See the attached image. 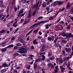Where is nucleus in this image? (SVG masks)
Returning <instances> with one entry per match:
<instances>
[{
  "label": "nucleus",
  "instance_id": "nucleus-6",
  "mask_svg": "<svg viewBox=\"0 0 73 73\" xmlns=\"http://www.w3.org/2000/svg\"><path fill=\"white\" fill-rule=\"evenodd\" d=\"M3 2L2 1H0V7H3V8H5V6L3 5Z\"/></svg>",
  "mask_w": 73,
  "mask_h": 73
},
{
  "label": "nucleus",
  "instance_id": "nucleus-50",
  "mask_svg": "<svg viewBox=\"0 0 73 73\" xmlns=\"http://www.w3.org/2000/svg\"><path fill=\"white\" fill-rule=\"evenodd\" d=\"M29 56L30 57H34V56L33 55H29Z\"/></svg>",
  "mask_w": 73,
  "mask_h": 73
},
{
  "label": "nucleus",
  "instance_id": "nucleus-8",
  "mask_svg": "<svg viewBox=\"0 0 73 73\" xmlns=\"http://www.w3.org/2000/svg\"><path fill=\"white\" fill-rule=\"evenodd\" d=\"M65 50L66 52L67 53H69V52H70V51H71L72 49H71L70 48H66L65 49Z\"/></svg>",
  "mask_w": 73,
  "mask_h": 73
},
{
  "label": "nucleus",
  "instance_id": "nucleus-62",
  "mask_svg": "<svg viewBox=\"0 0 73 73\" xmlns=\"http://www.w3.org/2000/svg\"><path fill=\"white\" fill-rule=\"evenodd\" d=\"M70 12V13H73V9L71 10Z\"/></svg>",
  "mask_w": 73,
  "mask_h": 73
},
{
  "label": "nucleus",
  "instance_id": "nucleus-4",
  "mask_svg": "<svg viewBox=\"0 0 73 73\" xmlns=\"http://www.w3.org/2000/svg\"><path fill=\"white\" fill-rule=\"evenodd\" d=\"M54 37L53 36H52L51 37L49 36L48 38V41H50L51 40H52V41H54Z\"/></svg>",
  "mask_w": 73,
  "mask_h": 73
},
{
  "label": "nucleus",
  "instance_id": "nucleus-21",
  "mask_svg": "<svg viewBox=\"0 0 73 73\" xmlns=\"http://www.w3.org/2000/svg\"><path fill=\"white\" fill-rule=\"evenodd\" d=\"M34 44H37V42L36 41V39H35L33 42Z\"/></svg>",
  "mask_w": 73,
  "mask_h": 73
},
{
  "label": "nucleus",
  "instance_id": "nucleus-49",
  "mask_svg": "<svg viewBox=\"0 0 73 73\" xmlns=\"http://www.w3.org/2000/svg\"><path fill=\"white\" fill-rule=\"evenodd\" d=\"M23 73H27V72L25 70H23Z\"/></svg>",
  "mask_w": 73,
  "mask_h": 73
},
{
  "label": "nucleus",
  "instance_id": "nucleus-15",
  "mask_svg": "<svg viewBox=\"0 0 73 73\" xmlns=\"http://www.w3.org/2000/svg\"><path fill=\"white\" fill-rule=\"evenodd\" d=\"M63 3H64V2L63 1H58V5H62Z\"/></svg>",
  "mask_w": 73,
  "mask_h": 73
},
{
  "label": "nucleus",
  "instance_id": "nucleus-22",
  "mask_svg": "<svg viewBox=\"0 0 73 73\" xmlns=\"http://www.w3.org/2000/svg\"><path fill=\"white\" fill-rule=\"evenodd\" d=\"M41 42H45V39L44 38H43L41 39Z\"/></svg>",
  "mask_w": 73,
  "mask_h": 73
},
{
  "label": "nucleus",
  "instance_id": "nucleus-14",
  "mask_svg": "<svg viewBox=\"0 0 73 73\" xmlns=\"http://www.w3.org/2000/svg\"><path fill=\"white\" fill-rule=\"evenodd\" d=\"M40 3V1H38V3H37L36 7V10H37V9L38 8V5H39V3Z\"/></svg>",
  "mask_w": 73,
  "mask_h": 73
},
{
  "label": "nucleus",
  "instance_id": "nucleus-11",
  "mask_svg": "<svg viewBox=\"0 0 73 73\" xmlns=\"http://www.w3.org/2000/svg\"><path fill=\"white\" fill-rule=\"evenodd\" d=\"M17 56H19V54L17 52H15L13 54V57H16Z\"/></svg>",
  "mask_w": 73,
  "mask_h": 73
},
{
  "label": "nucleus",
  "instance_id": "nucleus-20",
  "mask_svg": "<svg viewBox=\"0 0 73 73\" xmlns=\"http://www.w3.org/2000/svg\"><path fill=\"white\" fill-rule=\"evenodd\" d=\"M42 58H40L42 61H43V60H44L45 59V56L43 55V56H42Z\"/></svg>",
  "mask_w": 73,
  "mask_h": 73
},
{
  "label": "nucleus",
  "instance_id": "nucleus-13",
  "mask_svg": "<svg viewBox=\"0 0 73 73\" xmlns=\"http://www.w3.org/2000/svg\"><path fill=\"white\" fill-rule=\"evenodd\" d=\"M19 40L21 43H24V40L20 38L19 39Z\"/></svg>",
  "mask_w": 73,
  "mask_h": 73
},
{
  "label": "nucleus",
  "instance_id": "nucleus-7",
  "mask_svg": "<svg viewBox=\"0 0 73 73\" xmlns=\"http://www.w3.org/2000/svg\"><path fill=\"white\" fill-rule=\"evenodd\" d=\"M7 47H6L4 48H2L1 49V51L2 53H3V52H5V51L7 50Z\"/></svg>",
  "mask_w": 73,
  "mask_h": 73
},
{
  "label": "nucleus",
  "instance_id": "nucleus-33",
  "mask_svg": "<svg viewBox=\"0 0 73 73\" xmlns=\"http://www.w3.org/2000/svg\"><path fill=\"white\" fill-rule=\"evenodd\" d=\"M30 68H31V65H29V66H27V67L26 68L28 69H30Z\"/></svg>",
  "mask_w": 73,
  "mask_h": 73
},
{
  "label": "nucleus",
  "instance_id": "nucleus-42",
  "mask_svg": "<svg viewBox=\"0 0 73 73\" xmlns=\"http://www.w3.org/2000/svg\"><path fill=\"white\" fill-rule=\"evenodd\" d=\"M49 9L50 8L49 7H46V9L47 11H49Z\"/></svg>",
  "mask_w": 73,
  "mask_h": 73
},
{
  "label": "nucleus",
  "instance_id": "nucleus-34",
  "mask_svg": "<svg viewBox=\"0 0 73 73\" xmlns=\"http://www.w3.org/2000/svg\"><path fill=\"white\" fill-rule=\"evenodd\" d=\"M62 42L63 43H66L67 42V41L65 40H62Z\"/></svg>",
  "mask_w": 73,
  "mask_h": 73
},
{
  "label": "nucleus",
  "instance_id": "nucleus-31",
  "mask_svg": "<svg viewBox=\"0 0 73 73\" xmlns=\"http://www.w3.org/2000/svg\"><path fill=\"white\" fill-rule=\"evenodd\" d=\"M38 29H37L36 30H35L34 31V32L35 33H37L38 32Z\"/></svg>",
  "mask_w": 73,
  "mask_h": 73
},
{
  "label": "nucleus",
  "instance_id": "nucleus-18",
  "mask_svg": "<svg viewBox=\"0 0 73 73\" xmlns=\"http://www.w3.org/2000/svg\"><path fill=\"white\" fill-rule=\"evenodd\" d=\"M14 46V45H13V44H10L8 46H7V48H12V47H13Z\"/></svg>",
  "mask_w": 73,
  "mask_h": 73
},
{
  "label": "nucleus",
  "instance_id": "nucleus-45",
  "mask_svg": "<svg viewBox=\"0 0 73 73\" xmlns=\"http://www.w3.org/2000/svg\"><path fill=\"white\" fill-rule=\"evenodd\" d=\"M14 10L15 12L17 11V8L16 7H14Z\"/></svg>",
  "mask_w": 73,
  "mask_h": 73
},
{
  "label": "nucleus",
  "instance_id": "nucleus-52",
  "mask_svg": "<svg viewBox=\"0 0 73 73\" xmlns=\"http://www.w3.org/2000/svg\"><path fill=\"white\" fill-rule=\"evenodd\" d=\"M5 31V30H2L0 31V33H3V32H4Z\"/></svg>",
  "mask_w": 73,
  "mask_h": 73
},
{
  "label": "nucleus",
  "instance_id": "nucleus-43",
  "mask_svg": "<svg viewBox=\"0 0 73 73\" xmlns=\"http://www.w3.org/2000/svg\"><path fill=\"white\" fill-rule=\"evenodd\" d=\"M42 72H45V68H42Z\"/></svg>",
  "mask_w": 73,
  "mask_h": 73
},
{
  "label": "nucleus",
  "instance_id": "nucleus-16",
  "mask_svg": "<svg viewBox=\"0 0 73 73\" xmlns=\"http://www.w3.org/2000/svg\"><path fill=\"white\" fill-rule=\"evenodd\" d=\"M68 37L69 38H70V37H73V35H72V34L70 33L69 34Z\"/></svg>",
  "mask_w": 73,
  "mask_h": 73
},
{
  "label": "nucleus",
  "instance_id": "nucleus-1",
  "mask_svg": "<svg viewBox=\"0 0 73 73\" xmlns=\"http://www.w3.org/2000/svg\"><path fill=\"white\" fill-rule=\"evenodd\" d=\"M24 46H22L18 48V50L17 52L20 53L21 54L26 53L27 52V50L24 48Z\"/></svg>",
  "mask_w": 73,
  "mask_h": 73
},
{
  "label": "nucleus",
  "instance_id": "nucleus-35",
  "mask_svg": "<svg viewBox=\"0 0 73 73\" xmlns=\"http://www.w3.org/2000/svg\"><path fill=\"white\" fill-rule=\"evenodd\" d=\"M30 17H31V12H29L28 15V18H29Z\"/></svg>",
  "mask_w": 73,
  "mask_h": 73
},
{
  "label": "nucleus",
  "instance_id": "nucleus-26",
  "mask_svg": "<svg viewBox=\"0 0 73 73\" xmlns=\"http://www.w3.org/2000/svg\"><path fill=\"white\" fill-rule=\"evenodd\" d=\"M51 55H52V54H51V52H49L48 54V57H50Z\"/></svg>",
  "mask_w": 73,
  "mask_h": 73
},
{
  "label": "nucleus",
  "instance_id": "nucleus-64",
  "mask_svg": "<svg viewBox=\"0 0 73 73\" xmlns=\"http://www.w3.org/2000/svg\"><path fill=\"white\" fill-rule=\"evenodd\" d=\"M15 0H13L12 2V4H13L14 3H15Z\"/></svg>",
  "mask_w": 73,
  "mask_h": 73
},
{
  "label": "nucleus",
  "instance_id": "nucleus-32",
  "mask_svg": "<svg viewBox=\"0 0 73 73\" xmlns=\"http://www.w3.org/2000/svg\"><path fill=\"white\" fill-rule=\"evenodd\" d=\"M50 68L51 69H53L54 68V67L53 64H52Z\"/></svg>",
  "mask_w": 73,
  "mask_h": 73
},
{
  "label": "nucleus",
  "instance_id": "nucleus-41",
  "mask_svg": "<svg viewBox=\"0 0 73 73\" xmlns=\"http://www.w3.org/2000/svg\"><path fill=\"white\" fill-rule=\"evenodd\" d=\"M28 23V21H25V22H24V24L25 25V24H27Z\"/></svg>",
  "mask_w": 73,
  "mask_h": 73
},
{
  "label": "nucleus",
  "instance_id": "nucleus-19",
  "mask_svg": "<svg viewBox=\"0 0 73 73\" xmlns=\"http://www.w3.org/2000/svg\"><path fill=\"white\" fill-rule=\"evenodd\" d=\"M8 66V64H6L5 63H4L2 65V66H3V67H4V68H5V67H7Z\"/></svg>",
  "mask_w": 73,
  "mask_h": 73
},
{
  "label": "nucleus",
  "instance_id": "nucleus-59",
  "mask_svg": "<svg viewBox=\"0 0 73 73\" xmlns=\"http://www.w3.org/2000/svg\"><path fill=\"white\" fill-rule=\"evenodd\" d=\"M15 39V37H13L11 39V40H14Z\"/></svg>",
  "mask_w": 73,
  "mask_h": 73
},
{
  "label": "nucleus",
  "instance_id": "nucleus-63",
  "mask_svg": "<svg viewBox=\"0 0 73 73\" xmlns=\"http://www.w3.org/2000/svg\"><path fill=\"white\" fill-rule=\"evenodd\" d=\"M20 66H18L16 67V69H17V70H18V69H20Z\"/></svg>",
  "mask_w": 73,
  "mask_h": 73
},
{
  "label": "nucleus",
  "instance_id": "nucleus-47",
  "mask_svg": "<svg viewBox=\"0 0 73 73\" xmlns=\"http://www.w3.org/2000/svg\"><path fill=\"white\" fill-rule=\"evenodd\" d=\"M13 27H17V24H13Z\"/></svg>",
  "mask_w": 73,
  "mask_h": 73
},
{
  "label": "nucleus",
  "instance_id": "nucleus-57",
  "mask_svg": "<svg viewBox=\"0 0 73 73\" xmlns=\"http://www.w3.org/2000/svg\"><path fill=\"white\" fill-rule=\"evenodd\" d=\"M58 66H55V69L56 70H58Z\"/></svg>",
  "mask_w": 73,
  "mask_h": 73
},
{
  "label": "nucleus",
  "instance_id": "nucleus-30",
  "mask_svg": "<svg viewBox=\"0 0 73 73\" xmlns=\"http://www.w3.org/2000/svg\"><path fill=\"white\" fill-rule=\"evenodd\" d=\"M19 28H17L16 30L14 32V33H16V32H17V31H19Z\"/></svg>",
  "mask_w": 73,
  "mask_h": 73
},
{
  "label": "nucleus",
  "instance_id": "nucleus-25",
  "mask_svg": "<svg viewBox=\"0 0 73 73\" xmlns=\"http://www.w3.org/2000/svg\"><path fill=\"white\" fill-rule=\"evenodd\" d=\"M9 6H8L7 7V9H6V12L7 13H8V12H9Z\"/></svg>",
  "mask_w": 73,
  "mask_h": 73
},
{
  "label": "nucleus",
  "instance_id": "nucleus-61",
  "mask_svg": "<svg viewBox=\"0 0 73 73\" xmlns=\"http://www.w3.org/2000/svg\"><path fill=\"white\" fill-rule=\"evenodd\" d=\"M22 2L23 3H25L26 2V0H23Z\"/></svg>",
  "mask_w": 73,
  "mask_h": 73
},
{
  "label": "nucleus",
  "instance_id": "nucleus-27",
  "mask_svg": "<svg viewBox=\"0 0 73 73\" xmlns=\"http://www.w3.org/2000/svg\"><path fill=\"white\" fill-rule=\"evenodd\" d=\"M49 59L50 60H54V56L51 57L49 58Z\"/></svg>",
  "mask_w": 73,
  "mask_h": 73
},
{
  "label": "nucleus",
  "instance_id": "nucleus-36",
  "mask_svg": "<svg viewBox=\"0 0 73 73\" xmlns=\"http://www.w3.org/2000/svg\"><path fill=\"white\" fill-rule=\"evenodd\" d=\"M36 7V4L34 5L32 7V9H34Z\"/></svg>",
  "mask_w": 73,
  "mask_h": 73
},
{
  "label": "nucleus",
  "instance_id": "nucleus-44",
  "mask_svg": "<svg viewBox=\"0 0 73 73\" xmlns=\"http://www.w3.org/2000/svg\"><path fill=\"white\" fill-rule=\"evenodd\" d=\"M45 27H46V29H48V28H49V27H48V25L47 24L45 25Z\"/></svg>",
  "mask_w": 73,
  "mask_h": 73
},
{
  "label": "nucleus",
  "instance_id": "nucleus-5",
  "mask_svg": "<svg viewBox=\"0 0 73 73\" xmlns=\"http://www.w3.org/2000/svg\"><path fill=\"white\" fill-rule=\"evenodd\" d=\"M24 9H22L21 11L19 12V13H18V16L19 17H20V14H22V13H24Z\"/></svg>",
  "mask_w": 73,
  "mask_h": 73
},
{
  "label": "nucleus",
  "instance_id": "nucleus-37",
  "mask_svg": "<svg viewBox=\"0 0 73 73\" xmlns=\"http://www.w3.org/2000/svg\"><path fill=\"white\" fill-rule=\"evenodd\" d=\"M68 64L67 65V67H69V66H70V62H68Z\"/></svg>",
  "mask_w": 73,
  "mask_h": 73
},
{
  "label": "nucleus",
  "instance_id": "nucleus-17",
  "mask_svg": "<svg viewBox=\"0 0 73 73\" xmlns=\"http://www.w3.org/2000/svg\"><path fill=\"white\" fill-rule=\"evenodd\" d=\"M32 31H33V30H31L30 31H29V33H28L27 34H26V36L27 37V36H28V35H29L31 33H32Z\"/></svg>",
  "mask_w": 73,
  "mask_h": 73
},
{
  "label": "nucleus",
  "instance_id": "nucleus-29",
  "mask_svg": "<svg viewBox=\"0 0 73 73\" xmlns=\"http://www.w3.org/2000/svg\"><path fill=\"white\" fill-rule=\"evenodd\" d=\"M55 46L56 48H58L59 46V44H55Z\"/></svg>",
  "mask_w": 73,
  "mask_h": 73
},
{
  "label": "nucleus",
  "instance_id": "nucleus-2",
  "mask_svg": "<svg viewBox=\"0 0 73 73\" xmlns=\"http://www.w3.org/2000/svg\"><path fill=\"white\" fill-rule=\"evenodd\" d=\"M49 22V21L48 20H46L44 21H41L38 23H35L34 24V25L35 26V27H37L38 25H40V24H42V23H48V22Z\"/></svg>",
  "mask_w": 73,
  "mask_h": 73
},
{
  "label": "nucleus",
  "instance_id": "nucleus-53",
  "mask_svg": "<svg viewBox=\"0 0 73 73\" xmlns=\"http://www.w3.org/2000/svg\"><path fill=\"white\" fill-rule=\"evenodd\" d=\"M57 38H56L54 40V42H55V43H56V42H57Z\"/></svg>",
  "mask_w": 73,
  "mask_h": 73
},
{
  "label": "nucleus",
  "instance_id": "nucleus-38",
  "mask_svg": "<svg viewBox=\"0 0 73 73\" xmlns=\"http://www.w3.org/2000/svg\"><path fill=\"white\" fill-rule=\"evenodd\" d=\"M64 70H65V68H63L61 70V71L62 72H64Z\"/></svg>",
  "mask_w": 73,
  "mask_h": 73
},
{
  "label": "nucleus",
  "instance_id": "nucleus-39",
  "mask_svg": "<svg viewBox=\"0 0 73 73\" xmlns=\"http://www.w3.org/2000/svg\"><path fill=\"white\" fill-rule=\"evenodd\" d=\"M1 71L2 72H6V71H7V70L5 69H4L3 70H2Z\"/></svg>",
  "mask_w": 73,
  "mask_h": 73
},
{
  "label": "nucleus",
  "instance_id": "nucleus-46",
  "mask_svg": "<svg viewBox=\"0 0 73 73\" xmlns=\"http://www.w3.org/2000/svg\"><path fill=\"white\" fill-rule=\"evenodd\" d=\"M65 8H63V9H62V10L60 11H59V12H61H61L63 11H63H64L65 10Z\"/></svg>",
  "mask_w": 73,
  "mask_h": 73
},
{
  "label": "nucleus",
  "instance_id": "nucleus-60",
  "mask_svg": "<svg viewBox=\"0 0 73 73\" xmlns=\"http://www.w3.org/2000/svg\"><path fill=\"white\" fill-rule=\"evenodd\" d=\"M5 16H6V15H4L1 18V19H4V18L5 17Z\"/></svg>",
  "mask_w": 73,
  "mask_h": 73
},
{
  "label": "nucleus",
  "instance_id": "nucleus-48",
  "mask_svg": "<svg viewBox=\"0 0 73 73\" xmlns=\"http://www.w3.org/2000/svg\"><path fill=\"white\" fill-rule=\"evenodd\" d=\"M66 37H69V33H66Z\"/></svg>",
  "mask_w": 73,
  "mask_h": 73
},
{
  "label": "nucleus",
  "instance_id": "nucleus-9",
  "mask_svg": "<svg viewBox=\"0 0 73 73\" xmlns=\"http://www.w3.org/2000/svg\"><path fill=\"white\" fill-rule=\"evenodd\" d=\"M46 5H47V3L46 2H44L42 5V6L44 7H46Z\"/></svg>",
  "mask_w": 73,
  "mask_h": 73
},
{
  "label": "nucleus",
  "instance_id": "nucleus-56",
  "mask_svg": "<svg viewBox=\"0 0 73 73\" xmlns=\"http://www.w3.org/2000/svg\"><path fill=\"white\" fill-rule=\"evenodd\" d=\"M37 65L36 64H35L34 65V68H37Z\"/></svg>",
  "mask_w": 73,
  "mask_h": 73
},
{
  "label": "nucleus",
  "instance_id": "nucleus-54",
  "mask_svg": "<svg viewBox=\"0 0 73 73\" xmlns=\"http://www.w3.org/2000/svg\"><path fill=\"white\" fill-rule=\"evenodd\" d=\"M18 48V47H17V46H15L14 47V49L15 50V49H17Z\"/></svg>",
  "mask_w": 73,
  "mask_h": 73
},
{
  "label": "nucleus",
  "instance_id": "nucleus-12",
  "mask_svg": "<svg viewBox=\"0 0 73 73\" xmlns=\"http://www.w3.org/2000/svg\"><path fill=\"white\" fill-rule=\"evenodd\" d=\"M71 5H70V3H68L66 5V7L67 8H70V7H71Z\"/></svg>",
  "mask_w": 73,
  "mask_h": 73
},
{
  "label": "nucleus",
  "instance_id": "nucleus-28",
  "mask_svg": "<svg viewBox=\"0 0 73 73\" xmlns=\"http://www.w3.org/2000/svg\"><path fill=\"white\" fill-rule=\"evenodd\" d=\"M16 45L18 46H21V44L20 43H18L16 44Z\"/></svg>",
  "mask_w": 73,
  "mask_h": 73
},
{
  "label": "nucleus",
  "instance_id": "nucleus-24",
  "mask_svg": "<svg viewBox=\"0 0 73 73\" xmlns=\"http://www.w3.org/2000/svg\"><path fill=\"white\" fill-rule=\"evenodd\" d=\"M42 61L41 60V59L40 58H38L36 60V62H39V61Z\"/></svg>",
  "mask_w": 73,
  "mask_h": 73
},
{
  "label": "nucleus",
  "instance_id": "nucleus-55",
  "mask_svg": "<svg viewBox=\"0 0 73 73\" xmlns=\"http://www.w3.org/2000/svg\"><path fill=\"white\" fill-rule=\"evenodd\" d=\"M36 11H34V12H33V16H35V15H36Z\"/></svg>",
  "mask_w": 73,
  "mask_h": 73
},
{
  "label": "nucleus",
  "instance_id": "nucleus-3",
  "mask_svg": "<svg viewBox=\"0 0 73 73\" xmlns=\"http://www.w3.org/2000/svg\"><path fill=\"white\" fill-rule=\"evenodd\" d=\"M56 61H59V64L60 65H61L62 64V60L61 58H57L56 59Z\"/></svg>",
  "mask_w": 73,
  "mask_h": 73
},
{
  "label": "nucleus",
  "instance_id": "nucleus-23",
  "mask_svg": "<svg viewBox=\"0 0 73 73\" xmlns=\"http://www.w3.org/2000/svg\"><path fill=\"white\" fill-rule=\"evenodd\" d=\"M35 25L33 24V25L30 27V29H32L33 28H35Z\"/></svg>",
  "mask_w": 73,
  "mask_h": 73
},
{
  "label": "nucleus",
  "instance_id": "nucleus-40",
  "mask_svg": "<svg viewBox=\"0 0 73 73\" xmlns=\"http://www.w3.org/2000/svg\"><path fill=\"white\" fill-rule=\"evenodd\" d=\"M42 38V36H38V39H39V40H41V38Z\"/></svg>",
  "mask_w": 73,
  "mask_h": 73
},
{
  "label": "nucleus",
  "instance_id": "nucleus-58",
  "mask_svg": "<svg viewBox=\"0 0 73 73\" xmlns=\"http://www.w3.org/2000/svg\"><path fill=\"white\" fill-rule=\"evenodd\" d=\"M38 33L39 35H42V33L41 31H39Z\"/></svg>",
  "mask_w": 73,
  "mask_h": 73
},
{
  "label": "nucleus",
  "instance_id": "nucleus-10",
  "mask_svg": "<svg viewBox=\"0 0 73 73\" xmlns=\"http://www.w3.org/2000/svg\"><path fill=\"white\" fill-rule=\"evenodd\" d=\"M54 5V6H56L58 5V1H55L53 3Z\"/></svg>",
  "mask_w": 73,
  "mask_h": 73
},
{
  "label": "nucleus",
  "instance_id": "nucleus-51",
  "mask_svg": "<svg viewBox=\"0 0 73 73\" xmlns=\"http://www.w3.org/2000/svg\"><path fill=\"white\" fill-rule=\"evenodd\" d=\"M62 54H63V55H65V52L64 50H63L62 51Z\"/></svg>",
  "mask_w": 73,
  "mask_h": 73
}]
</instances>
